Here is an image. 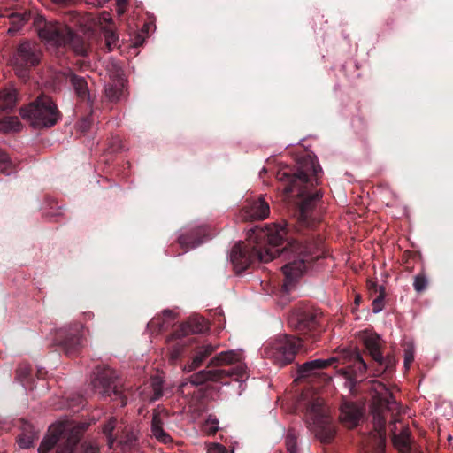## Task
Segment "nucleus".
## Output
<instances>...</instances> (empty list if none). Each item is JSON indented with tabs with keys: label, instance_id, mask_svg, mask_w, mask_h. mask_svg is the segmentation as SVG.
I'll return each instance as SVG.
<instances>
[{
	"label": "nucleus",
	"instance_id": "1",
	"mask_svg": "<svg viewBox=\"0 0 453 453\" xmlns=\"http://www.w3.org/2000/svg\"><path fill=\"white\" fill-rule=\"evenodd\" d=\"M281 254L288 261L282 266V272L285 275L282 291L288 294L311 263L319 257L320 255L315 252L314 248L296 242L284 248Z\"/></svg>",
	"mask_w": 453,
	"mask_h": 453
},
{
	"label": "nucleus",
	"instance_id": "2",
	"mask_svg": "<svg viewBox=\"0 0 453 453\" xmlns=\"http://www.w3.org/2000/svg\"><path fill=\"white\" fill-rule=\"evenodd\" d=\"M65 21H68L70 25L59 22L46 23L38 31L40 38L57 46L69 45L77 54L85 55L87 52L85 43L81 37L73 33L72 27L75 26L70 21L69 14L66 16Z\"/></svg>",
	"mask_w": 453,
	"mask_h": 453
},
{
	"label": "nucleus",
	"instance_id": "3",
	"mask_svg": "<svg viewBox=\"0 0 453 453\" xmlns=\"http://www.w3.org/2000/svg\"><path fill=\"white\" fill-rule=\"evenodd\" d=\"M277 179L282 183V190L285 195L296 192V196L303 197L300 211L302 215H304L314 204V203L320 199L322 194L320 191L314 193H307V186L311 182L307 173L300 170L295 174H290L287 172H279Z\"/></svg>",
	"mask_w": 453,
	"mask_h": 453
},
{
	"label": "nucleus",
	"instance_id": "4",
	"mask_svg": "<svg viewBox=\"0 0 453 453\" xmlns=\"http://www.w3.org/2000/svg\"><path fill=\"white\" fill-rule=\"evenodd\" d=\"M248 243H236L230 253L231 262L238 273L246 270L250 265L256 261L267 263L274 258V253L269 250L263 253L262 249L258 247V242L254 241L250 232L248 233Z\"/></svg>",
	"mask_w": 453,
	"mask_h": 453
},
{
	"label": "nucleus",
	"instance_id": "5",
	"mask_svg": "<svg viewBox=\"0 0 453 453\" xmlns=\"http://www.w3.org/2000/svg\"><path fill=\"white\" fill-rule=\"evenodd\" d=\"M20 115L35 127H50L60 119V112L52 99L39 96L35 102L20 109Z\"/></svg>",
	"mask_w": 453,
	"mask_h": 453
},
{
	"label": "nucleus",
	"instance_id": "6",
	"mask_svg": "<svg viewBox=\"0 0 453 453\" xmlns=\"http://www.w3.org/2000/svg\"><path fill=\"white\" fill-rule=\"evenodd\" d=\"M302 347L299 338L282 335L265 348V355L280 366L291 363L298 349Z\"/></svg>",
	"mask_w": 453,
	"mask_h": 453
},
{
	"label": "nucleus",
	"instance_id": "7",
	"mask_svg": "<svg viewBox=\"0 0 453 453\" xmlns=\"http://www.w3.org/2000/svg\"><path fill=\"white\" fill-rule=\"evenodd\" d=\"M41 49L36 42H24L20 43L12 59L16 73L20 77H26L27 69L40 62Z\"/></svg>",
	"mask_w": 453,
	"mask_h": 453
},
{
	"label": "nucleus",
	"instance_id": "8",
	"mask_svg": "<svg viewBox=\"0 0 453 453\" xmlns=\"http://www.w3.org/2000/svg\"><path fill=\"white\" fill-rule=\"evenodd\" d=\"M244 374L245 369L241 365L236 368L201 370L192 374L187 381H182L180 385V389L183 391L188 383L193 386H199L207 381L219 382L222 379L234 375H237L236 379H242Z\"/></svg>",
	"mask_w": 453,
	"mask_h": 453
},
{
	"label": "nucleus",
	"instance_id": "9",
	"mask_svg": "<svg viewBox=\"0 0 453 453\" xmlns=\"http://www.w3.org/2000/svg\"><path fill=\"white\" fill-rule=\"evenodd\" d=\"M254 241L258 242V247L262 249L263 253L269 250L274 253V257L279 253L276 249L287 236V228L285 226L273 225L269 226L266 231L263 229H250Z\"/></svg>",
	"mask_w": 453,
	"mask_h": 453
},
{
	"label": "nucleus",
	"instance_id": "10",
	"mask_svg": "<svg viewBox=\"0 0 453 453\" xmlns=\"http://www.w3.org/2000/svg\"><path fill=\"white\" fill-rule=\"evenodd\" d=\"M117 380L118 375L114 370L110 367H102L97 369L92 384L95 389L98 390L103 396L114 395L117 397L120 395Z\"/></svg>",
	"mask_w": 453,
	"mask_h": 453
},
{
	"label": "nucleus",
	"instance_id": "11",
	"mask_svg": "<svg viewBox=\"0 0 453 453\" xmlns=\"http://www.w3.org/2000/svg\"><path fill=\"white\" fill-rule=\"evenodd\" d=\"M362 341L369 351L371 357L379 365H384V371L391 369L395 365V361L391 358L385 359L382 356L380 349L383 345V342L380 335L370 331H364L362 333Z\"/></svg>",
	"mask_w": 453,
	"mask_h": 453
},
{
	"label": "nucleus",
	"instance_id": "12",
	"mask_svg": "<svg viewBox=\"0 0 453 453\" xmlns=\"http://www.w3.org/2000/svg\"><path fill=\"white\" fill-rule=\"evenodd\" d=\"M322 402L317 400L311 406V411L314 412L316 419L314 420L316 435L323 442L330 441L334 435V428L329 416L320 411Z\"/></svg>",
	"mask_w": 453,
	"mask_h": 453
},
{
	"label": "nucleus",
	"instance_id": "13",
	"mask_svg": "<svg viewBox=\"0 0 453 453\" xmlns=\"http://www.w3.org/2000/svg\"><path fill=\"white\" fill-rule=\"evenodd\" d=\"M288 325L298 331H312L319 325L318 315L311 311L296 310L288 316Z\"/></svg>",
	"mask_w": 453,
	"mask_h": 453
},
{
	"label": "nucleus",
	"instance_id": "14",
	"mask_svg": "<svg viewBox=\"0 0 453 453\" xmlns=\"http://www.w3.org/2000/svg\"><path fill=\"white\" fill-rule=\"evenodd\" d=\"M270 208L264 198L250 202L241 211L242 220H263L269 216Z\"/></svg>",
	"mask_w": 453,
	"mask_h": 453
},
{
	"label": "nucleus",
	"instance_id": "15",
	"mask_svg": "<svg viewBox=\"0 0 453 453\" xmlns=\"http://www.w3.org/2000/svg\"><path fill=\"white\" fill-rule=\"evenodd\" d=\"M167 418L165 410H155L151 421V435L159 442L168 444L172 442V437L164 430L163 425Z\"/></svg>",
	"mask_w": 453,
	"mask_h": 453
},
{
	"label": "nucleus",
	"instance_id": "16",
	"mask_svg": "<svg viewBox=\"0 0 453 453\" xmlns=\"http://www.w3.org/2000/svg\"><path fill=\"white\" fill-rule=\"evenodd\" d=\"M205 236L206 227L204 226H199L182 234L179 237V243L186 250L194 249L203 242Z\"/></svg>",
	"mask_w": 453,
	"mask_h": 453
},
{
	"label": "nucleus",
	"instance_id": "17",
	"mask_svg": "<svg viewBox=\"0 0 453 453\" xmlns=\"http://www.w3.org/2000/svg\"><path fill=\"white\" fill-rule=\"evenodd\" d=\"M69 18L73 26H80L85 29H91L92 27L91 24H88V21H91L93 24H99L100 26H103V24H108L111 21V16L107 12H102L96 19L91 16H81V14L76 12H69Z\"/></svg>",
	"mask_w": 453,
	"mask_h": 453
},
{
	"label": "nucleus",
	"instance_id": "18",
	"mask_svg": "<svg viewBox=\"0 0 453 453\" xmlns=\"http://www.w3.org/2000/svg\"><path fill=\"white\" fill-rule=\"evenodd\" d=\"M163 394V380L155 376L146 383L140 390V395L143 401L154 402L158 400Z\"/></svg>",
	"mask_w": 453,
	"mask_h": 453
},
{
	"label": "nucleus",
	"instance_id": "19",
	"mask_svg": "<svg viewBox=\"0 0 453 453\" xmlns=\"http://www.w3.org/2000/svg\"><path fill=\"white\" fill-rule=\"evenodd\" d=\"M361 417L360 409L353 403H344L341 406L340 420L347 426H357Z\"/></svg>",
	"mask_w": 453,
	"mask_h": 453
},
{
	"label": "nucleus",
	"instance_id": "20",
	"mask_svg": "<svg viewBox=\"0 0 453 453\" xmlns=\"http://www.w3.org/2000/svg\"><path fill=\"white\" fill-rule=\"evenodd\" d=\"M215 349L216 347L211 344H206L198 348L192 361L184 366V371L189 372L202 365L205 358L211 355Z\"/></svg>",
	"mask_w": 453,
	"mask_h": 453
},
{
	"label": "nucleus",
	"instance_id": "21",
	"mask_svg": "<svg viewBox=\"0 0 453 453\" xmlns=\"http://www.w3.org/2000/svg\"><path fill=\"white\" fill-rule=\"evenodd\" d=\"M125 86L126 81L123 77H118V79L109 82L105 87L106 97L111 102L119 100L124 96Z\"/></svg>",
	"mask_w": 453,
	"mask_h": 453
},
{
	"label": "nucleus",
	"instance_id": "22",
	"mask_svg": "<svg viewBox=\"0 0 453 453\" xmlns=\"http://www.w3.org/2000/svg\"><path fill=\"white\" fill-rule=\"evenodd\" d=\"M242 355L240 351L236 350H229L226 352H221L210 361V365L211 366H221L231 365L234 363H238L242 360Z\"/></svg>",
	"mask_w": 453,
	"mask_h": 453
},
{
	"label": "nucleus",
	"instance_id": "23",
	"mask_svg": "<svg viewBox=\"0 0 453 453\" xmlns=\"http://www.w3.org/2000/svg\"><path fill=\"white\" fill-rule=\"evenodd\" d=\"M16 104V91L4 88L0 92V112L13 109Z\"/></svg>",
	"mask_w": 453,
	"mask_h": 453
},
{
	"label": "nucleus",
	"instance_id": "24",
	"mask_svg": "<svg viewBox=\"0 0 453 453\" xmlns=\"http://www.w3.org/2000/svg\"><path fill=\"white\" fill-rule=\"evenodd\" d=\"M68 76L70 77V81L77 96L82 100L88 99L89 95L88 90V84L85 79L73 74L72 73H69Z\"/></svg>",
	"mask_w": 453,
	"mask_h": 453
},
{
	"label": "nucleus",
	"instance_id": "25",
	"mask_svg": "<svg viewBox=\"0 0 453 453\" xmlns=\"http://www.w3.org/2000/svg\"><path fill=\"white\" fill-rule=\"evenodd\" d=\"M395 447L401 452L406 453L410 448V432L407 428H403L398 434L393 437Z\"/></svg>",
	"mask_w": 453,
	"mask_h": 453
},
{
	"label": "nucleus",
	"instance_id": "26",
	"mask_svg": "<svg viewBox=\"0 0 453 453\" xmlns=\"http://www.w3.org/2000/svg\"><path fill=\"white\" fill-rule=\"evenodd\" d=\"M367 284L370 290L374 289L375 292L379 291V296L374 298L372 303V311L374 313H378L384 308V288L382 286H378L372 281H368Z\"/></svg>",
	"mask_w": 453,
	"mask_h": 453
},
{
	"label": "nucleus",
	"instance_id": "27",
	"mask_svg": "<svg viewBox=\"0 0 453 453\" xmlns=\"http://www.w3.org/2000/svg\"><path fill=\"white\" fill-rule=\"evenodd\" d=\"M343 357L354 362L356 372L364 373L366 371V364L357 351L346 349L343 351Z\"/></svg>",
	"mask_w": 453,
	"mask_h": 453
},
{
	"label": "nucleus",
	"instance_id": "28",
	"mask_svg": "<svg viewBox=\"0 0 453 453\" xmlns=\"http://www.w3.org/2000/svg\"><path fill=\"white\" fill-rule=\"evenodd\" d=\"M21 127L22 125L18 117L12 116L0 119V132H18Z\"/></svg>",
	"mask_w": 453,
	"mask_h": 453
},
{
	"label": "nucleus",
	"instance_id": "29",
	"mask_svg": "<svg viewBox=\"0 0 453 453\" xmlns=\"http://www.w3.org/2000/svg\"><path fill=\"white\" fill-rule=\"evenodd\" d=\"M186 326L188 327V332L192 334H202L208 329L207 323L202 319H190Z\"/></svg>",
	"mask_w": 453,
	"mask_h": 453
},
{
	"label": "nucleus",
	"instance_id": "30",
	"mask_svg": "<svg viewBox=\"0 0 453 453\" xmlns=\"http://www.w3.org/2000/svg\"><path fill=\"white\" fill-rule=\"evenodd\" d=\"M12 26L8 29V34L13 35L18 32L27 20L26 15L13 13L11 15Z\"/></svg>",
	"mask_w": 453,
	"mask_h": 453
},
{
	"label": "nucleus",
	"instance_id": "31",
	"mask_svg": "<svg viewBox=\"0 0 453 453\" xmlns=\"http://www.w3.org/2000/svg\"><path fill=\"white\" fill-rule=\"evenodd\" d=\"M338 359L336 357H330L326 359H315L306 362V366H312L314 372L317 370L326 368L334 364Z\"/></svg>",
	"mask_w": 453,
	"mask_h": 453
},
{
	"label": "nucleus",
	"instance_id": "32",
	"mask_svg": "<svg viewBox=\"0 0 453 453\" xmlns=\"http://www.w3.org/2000/svg\"><path fill=\"white\" fill-rule=\"evenodd\" d=\"M105 42L108 50L111 51L114 48L118 47L119 38L111 29L104 28Z\"/></svg>",
	"mask_w": 453,
	"mask_h": 453
},
{
	"label": "nucleus",
	"instance_id": "33",
	"mask_svg": "<svg viewBox=\"0 0 453 453\" xmlns=\"http://www.w3.org/2000/svg\"><path fill=\"white\" fill-rule=\"evenodd\" d=\"M116 426V419L111 418L103 428L104 434L107 436L108 444L111 448L115 442V439L112 437V431L114 430Z\"/></svg>",
	"mask_w": 453,
	"mask_h": 453
},
{
	"label": "nucleus",
	"instance_id": "34",
	"mask_svg": "<svg viewBox=\"0 0 453 453\" xmlns=\"http://www.w3.org/2000/svg\"><path fill=\"white\" fill-rule=\"evenodd\" d=\"M0 171L9 175L12 172V163L9 160L8 156L0 150Z\"/></svg>",
	"mask_w": 453,
	"mask_h": 453
},
{
	"label": "nucleus",
	"instance_id": "35",
	"mask_svg": "<svg viewBox=\"0 0 453 453\" xmlns=\"http://www.w3.org/2000/svg\"><path fill=\"white\" fill-rule=\"evenodd\" d=\"M372 388L378 395H382L383 393H385L383 399L389 403V398H392V394L388 392V389L385 384L379 381H374L372 384Z\"/></svg>",
	"mask_w": 453,
	"mask_h": 453
},
{
	"label": "nucleus",
	"instance_id": "36",
	"mask_svg": "<svg viewBox=\"0 0 453 453\" xmlns=\"http://www.w3.org/2000/svg\"><path fill=\"white\" fill-rule=\"evenodd\" d=\"M427 286V280L424 275L415 276L413 287L417 292H422Z\"/></svg>",
	"mask_w": 453,
	"mask_h": 453
},
{
	"label": "nucleus",
	"instance_id": "37",
	"mask_svg": "<svg viewBox=\"0 0 453 453\" xmlns=\"http://www.w3.org/2000/svg\"><path fill=\"white\" fill-rule=\"evenodd\" d=\"M34 439L32 434H22L18 440L19 446L22 449H28L32 446Z\"/></svg>",
	"mask_w": 453,
	"mask_h": 453
},
{
	"label": "nucleus",
	"instance_id": "38",
	"mask_svg": "<svg viewBox=\"0 0 453 453\" xmlns=\"http://www.w3.org/2000/svg\"><path fill=\"white\" fill-rule=\"evenodd\" d=\"M286 446L288 453H296V438L294 434L288 433L287 434Z\"/></svg>",
	"mask_w": 453,
	"mask_h": 453
},
{
	"label": "nucleus",
	"instance_id": "39",
	"mask_svg": "<svg viewBox=\"0 0 453 453\" xmlns=\"http://www.w3.org/2000/svg\"><path fill=\"white\" fill-rule=\"evenodd\" d=\"M414 360V351L412 348H408L404 350V366L406 369H409L410 365Z\"/></svg>",
	"mask_w": 453,
	"mask_h": 453
},
{
	"label": "nucleus",
	"instance_id": "40",
	"mask_svg": "<svg viewBox=\"0 0 453 453\" xmlns=\"http://www.w3.org/2000/svg\"><path fill=\"white\" fill-rule=\"evenodd\" d=\"M226 449L219 443H211L207 447V453H226Z\"/></svg>",
	"mask_w": 453,
	"mask_h": 453
},
{
	"label": "nucleus",
	"instance_id": "41",
	"mask_svg": "<svg viewBox=\"0 0 453 453\" xmlns=\"http://www.w3.org/2000/svg\"><path fill=\"white\" fill-rule=\"evenodd\" d=\"M136 441V436L134 433L127 435L126 439L120 440L119 443L123 445V448L130 447Z\"/></svg>",
	"mask_w": 453,
	"mask_h": 453
},
{
	"label": "nucleus",
	"instance_id": "42",
	"mask_svg": "<svg viewBox=\"0 0 453 453\" xmlns=\"http://www.w3.org/2000/svg\"><path fill=\"white\" fill-rule=\"evenodd\" d=\"M314 372L312 366H306V363L303 364L299 368H298V373L300 376L302 377H305V376H309L310 374H311L312 372Z\"/></svg>",
	"mask_w": 453,
	"mask_h": 453
},
{
	"label": "nucleus",
	"instance_id": "43",
	"mask_svg": "<svg viewBox=\"0 0 453 453\" xmlns=\"http://www.w3.org/2000/svg\"><path fill=\"white\" fill-rule=\"evenodd\" d=\"M219 429L218 421L208 420L205 424V430L210 434H214Z\"/></svg>",
	"mask_w": 453,
	"mask_h": 453
},
{
	"label": "nucleus",
	"instance_id": "44",
	"mask_svg": "<svg viewBox=\"0 0 453 453\" xmlns=\"http://www.w3.org/2000/svg\"><path fill=\"white\" fill-rule=\"evenodd\" d=\"M89 125H90V122H89L88 119H83V120L80 123V129H81V131H86L87 129H88Z\"/></svg>",
	"mask_w": 453,
	"mask_h": 453
},
{
	"label": "nucleus",
	"instance_id": "45",
	"mask_svg": "<svg viewBox=\"0 0 453 453\" xmlns=\"http://www.w3.org/2000/svg\"><path fill=\"white\" fill-rule=\"evenodd\" d=\"M312 171H313V175L317 176L318 173L321 172V168L319 166L312 165Z\"/></svg>",
	"mask_w": 453,
	"mask_h": 453
},
{
	"label": "nucleus",
	"instance_id": "46",
	"mask_svg": "<svg viewBox=\"0 0 453 453\" xmlns=\"http://www.w3.org/2000/svg\"><path fill=\"white\" fill-rule=\"evenodd\" d=\"M163 314H164L165 316H166V317L171 318V317H172V315H173V312H172L171 311L165 310V311H163Z\"/></svg>",
	"mask_w": 453,
	"mask_h": 453
},
{
	"label": "nucleus",
	"instance_id": "47",
	"mask_svg": "<svg viewBox=\"0 0 453 453\" xmlns=\"http://www.w3.org/2000/svg\"><path fill=\"white\" fill-rule=\"evenodd\" d=\"M118 12H119V14H121L123 12V11L120 10V8L119 7Z\"/></svg>",
	"mask_w": 453,
	"mask_h": 453
},
{
	"label": "nucleus",
	"instance_id": "48",
	"mask_svg": "<svg viewBox=\"0 0 453 453\" xmlns=\"http://www.w3.org/2000/svg\"><path fill=\"white\" fill-rule=\"evenodd\" d=\"M359 300H360V297H359V296H357V297L356 298V303H358Z\"/></svg>",
	"mask_w": 453,
	"mask_h": 453
},
{
	"label": "nucleus",
	"instance_id": "49",
	"mask_svg": "<svg viewBox=\"0 0 453 453\" xmlns=\"http://www.w3.org/2000/svg\"><path fill=\"white\" fill-rule=\"evenodd\" d=\"M176 357V355L172 354V358H175Z\"/></svg>",
	"mask_w": 453,
	"mask_h": 453
}]
</instances>
